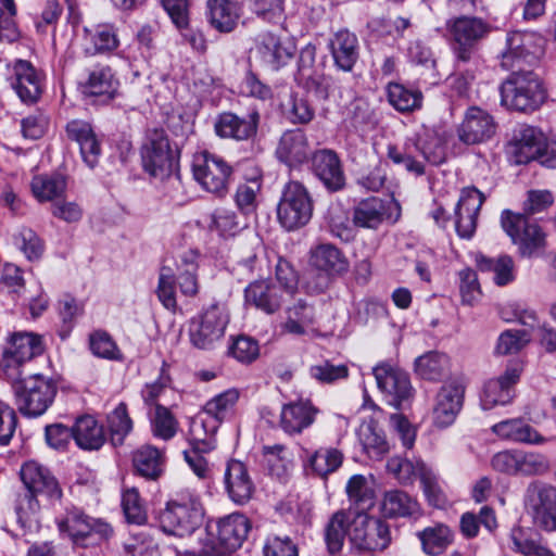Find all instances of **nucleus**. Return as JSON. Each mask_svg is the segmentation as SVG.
I'll use <instances>...</instances> for the list:
<instances>
[{"mask_svg":"<svg viewBox=\"0 0 556 556\" xmlns=\"http://www.w3.org/2000/svg\"><path fill=\"white\" fill-rule=\"evenodd\" d=\"M491 430L498 438L515 443L540 445L546 442V439L522 418L502 420L493 425Z\"/></svg>","mask_w":556,"mask_h":556,"instance_id":"34","label":"nucleus"},{"mask_svg":"<svg viewBox=\"0 0 556 556\" xmlns=\"http://www.w3.org/2000/svg\"><path fill=\"white\" fill-rule=\"evenodd\" d=\"M224 483L226 492L233 503L243 505L252 497L254 484L242 462L231 459L227 463Z\"/></svg>","mask_w":556,"mask_h":556,"instance_id":"30","label":"nucleus"},{"mask_svg":"<svg viewBox=\"0 0 556 556\" xmlns=\"http://www.w3.org/2000/svg\"><path fill=\"white\" fill-rule=\"evenodd\" d=\"M388 216V202L378 197L363 199L353 208V224L359 228L378 229Z\"/></svg>","mask_w":556,"mask_h":556,"instance_id":"39","label":"nucleus"},{"mask_svg":"<svg viewBox=\"0 0 556 556\" xmlns=\"http://www.w3.org/2000/svg\"><path fill=\"white\" fill-rule=\"evenodd\" d=\"M380 510L388 518L412 517L419 514V504L406 492L391 490L383 494Z\"/></svg>","mask_w":556,"mask_h":556,"instance_id":"43","label":"nucleus"},{"mask_svg":"<svg viewBox=\"0 0 556 556\" xmlns=\"http://www.w3.org/2000/svg\"><path fill=\"white\" fill-rule=\"evenodd\" d=\"M118 85V79L109 65L96 64L88 70L80 89L87 97H102L104 101H109L116 96Z\"/></svg>","mask_w":556,"mask_h":556,"instance_id":"31","label":"nucleus"},{"mask_svg":"<svg viewBox=\"0 0 556 556\" xmlns=\"http://www.w3.org/2000/svg\"><path fill=\"white\" fill-rule=\"evenodd\" d=\"M326 223L329 232L343 242L354 240L356 232L353 219L341 205H331L326 215Z\"/></svg>","mask_w":556,"mask_h":556,"instance_id":"50","label":"nucleus"},{"mask_svg":"<svg viewBox=\"0 0 556 556\" xmlns=\"http://www.w3.org/2000/svg\"><path fill=\"white\" fill-rule=\"evenodd\" d=\"M459 293L464 305H475L481 296V287L477 273L469 267L458 271Z\"/></svg>","mask_w":556,"mask_h":556,"instance_id":"63","label":"nucleus"},{"mask_svg":"<svg viewBox=\"0 0 556 556\" xmlns=\"http://www.w3.org/2000/svg\"><path fill=\"white\" fill-rule=\"evenodd\" d=\"M389 103L399 112H412L421 108L424 96L416 88L406 87L400 83H389L387 86Z\"/></svg>","mask_w":556,"mask_h":556,"instance_id":"47","label":"nucleus"},{"mask_svg":"<svg viewBox=\"0 0 556 556\" xmlns=\"http://www.w3.org/2000/svg\"><path fill=\"white\" fill-rule=\"evenodd\" d=\"M311 265L327 275H342L349 270V261L344 253L332 243H320L311 249Z\"/></svg>","mask_w":556,"mask_h":556,"instance_id":"33","label":"nucleus"},{"mask_svg":"<svg viewBox=\"0 0 556 556\" xmlns=\"http://www.w3.org/2000/svg\"><path fill=\"white\" fill-rule=\"evenodd\" d=\"M359 443L364 452L374 459H380L389 452V443L374 418L362 422L357 430Z\"/></svg>","mask_w":556,"mask_h":556,"instance_id":"42","label":"nucleus"},{"mask_svg":"<svg viewBox=\"0 0 556 556\" xmlns=\"http://www.w3.org/2000/svg\"><path fill=\"white\" fill-rule=\"evenodd\" d=\"M510 540L514 551L523 556H555L554 552L543 543L538 534L530 535L520 527L511 529Z\"/></svg>","mask_w":556,"mask_h":556,"instance_id":"51","label":"nucleus"},{"mask_svg":"<svg viewBox=\"0 0 556 556\" xmlns=\"http://www.w3.org/2000/svg\"><path fill=\"white\" fill-rule=\"evenodd\" d=\"M110 440L114 446L124 443L125 438L132 430V420L128 415L127 405L119 403L108 416Z\"/></svg>","mask_w":556,"mask_h":556,"instance_id":"56","label":"nucleus"},{"mask_svg":"<svg viewBox=\"0 0 556 556\" xmlns=\"http://www.w3.org/2000/svg\"><path fill=\"white\" fill-rule=\"evenodd\" d=\"M421 159L433 165L442 164L445 161V146L442 138L434 131H426L419 135Z\"/></svg>","mask_w":556,"mask_h":556,"instance_id":"61","label":"nucleus"},{"mask_svg":"<svg viewBox=\"0 0 556 556\" xmlns=\"http://www.w3.org/2000/svg\"><path fill=\"white\" fill-rule=\"evenodd\" d=\"M464 395L465 384L460 379H452L441 387L432 410L435 427L443 429L454 424L463 407Z\"/></svg>","mask_w":556,"mask_h":556,"instance_id":"19","label":"nucleus"},{"mask_svg":"<svg viewBox=\"0 0 556 556\" xmlns=\"http://www.w3.org/2000/svg\"><path fill=\"white\" fill-rule=\"evenodd\" d=\"M521 369L518 366H509L503 375L490 379L483 387L480 396L481 407L490 410L497 405H507L514 397V386L519 381Z\"/></svg>","mask_w":556,"mask_h":556,"instance_id":"25","label":"nucleus"},{"mask_svg":"<svg viewBox=\"0 0 556 556\" xmlns=\"http://www.w3.org/2000/svg\"><path fill=\"white\" fill-rule=\"evenodd\" d=\"M228 355L241 364H251L260 355L258 342L248 336H238L229 344Z\"/></svg>","mask_w":556,"mask_h":556,"instance_id":"62","label":"nucleus"},{"mask_svg":"<svg viewBox=\"0 0 556 556\" xmlns=\"http://www.w3.org/2000/svg\"><path fill=\"white\" fill-rule=\"evenodd\" d=\"M334 64L344 72H351L358 59V40L348 29L337 31L329 41Z\"/></svg>","mask_w":556,"mask_h":556,"instance_id":"37","label":"nucleus"},{"mask_svg":"<svg viewBox=\"0 0 556 556\" xmlns=\"http://www.w3.org/2000/svg\"><path fill=\"white\" fill-rule=\"evenodd\" d=\"M176 275L169 266H162L159 274L156 295L162 305L172 312L177 308Z\"/></svg>","mask_w":556,"mask_h":556,"instance_id":"60","label":"nucleus"},{"mask_svg":"<svg viewBox=\"0 0 556 556\" xmlns=\"http://www.w3.org/2000/svg\"><path fill=\"white\" fill-rule=\"evenodd\" d=\"M260 118L257 111H251L244 115L223 112L216 116L214 131L222 139L248 141L256 136Z\"/></svg>","mask_w":556,"mask_h":556,"instance_id":"22","label":"nucleus"},{"mask_svg":"<svg viewBox=\"0 0 556 556\" xmlns=\"http://www.w3.org/2000/svg\"><path fill=\"white\" fill-rule=\"evenodd\" d=\"M501 103L508 110L536 111L546 99L540 77L531 70L513 71L500 87Z\"/></svg>","mask_w":556,"mask_h":556,"instance_id":"4","label":"nucleus"},{"mask_svg":"<svg viewBox=\"0 0 556 556\" xmlns=\"http://www.w3.org/2000/svg\"><path fill=\"white\" fill-rule=\"evenodd\" d=\"M352 545L362 552H381L391 543L389 525L366 513L354 514V528L349 531Z\"/></svg>","mask_w":556,"mask_h":556,"instance_id":"16","label":"nucleus"},{"mask_svg":"<svg viewBox=\"0 0 556 556\" xmlns=\"http://www.w3.org/2000/svg\"><path fill=\"white\" fill-rule=\"evenodd\" d=\"M276 155L279 161L289 166H298L306 162L312 153L304 130L293 129L283 132L276 149Z\"/></svg>","mask_w":556,"mask_h":556,"instance_id":"32","label":"nucleus"},{"mask_svg":"<svg viewBox=\"0 0 556 556\" xmlns=\"http://www.w3.org/2000/svg\"><path fill=\"white\" fill-rule=\"evenodd\" d=\"M314 202L307 188L299 181L285 185L277 204V218L288 231L305 226L313 216Z\"/></svg>","mask_w":556,"mask_h":556,"instance_id":"7","label":"nucleus"},{"mask_svg":"<svg viewBox=\"0 0 556 556\" xmlns=\"http://www.w3.org/2000/svg\"><path fill=\"white\" fill-rule=\"evenodd\" d=\"M150 421L151 432L156 439L169 441L177 434L178 420L167 407L161 404L155 405V412Z\"/></svg>","mask_w":556,"mask_h":556,"instance_id":"57","label":"nucleus"},{"mask_svg":"<svg viewBox=\"0 0 556 556\" xmlns=\"http://www.w3.org/2000/svg\"><path fill=\"white\" fill-rule=\"evenodd\" d=\"M45 75L31 62L18 59L12 66L11 86L25 104H35L43 91Z\"/></svg>","mask_w":556,"mask_h":556,"instance_id":"20","label":"nucleus"},{"mask_svg":"<svg viewBox=\"0 0 556 556\" xmlns=\"http://www.w3.org/2000/svg\"><path fill=\"white\" fill-rule=\"evenodd\" d=\"M65 129L68 139L79 146L84 163L90 168L96 167L101 155V143L91 125L80 119H74L67 123Z\"/></svg>","mask_w":556,"mask_h":556,"instance_id":"29","label":"nucleus"},{"mask_svg":"<svg viewBox=\"0 0 556 556\" xmlns=\"http://www.w3.org/2000/svg\"><path fill=\"white\" fill-rule=\"evenodd\" d=\"M353 513H366L375 505V491L362 475L352 476L345 486Z\"/></svg>","mask_w":556,"mask_h":556,"instance_id":"48","label":"nucleus"},{"mask_svg":"<svg viewBox=\"0 0 556 556\" xmlns=\"http://www.w3.org/2000/svg\"><path fill=\"white\" fill-rule=\"evenodd\" d=\"M258 52L262 60L277 71L286 65L293 56V47L283 42L277 35L265 33L261 36Z\"/></svg>","mask_w":556,"mask_h":556,"instance_id":"40","label":"nucleus"},{"mask_svg":"<svg viewBox=\"0 0 556 556\" xmlns=\"http://www.w3.org/2000/svg\"><path fill=\"white\" fill-rule=\"evenodd\" d=\"M484 200V194L475 187H466L462 190L454 210L455 230L462 239L469 240L473 237Z\"/></svg>","mask_w":556,"mask_h":556,"instance_id":"23","label":"nucleus"},{"mask_svg":"<svg viewBox=\"0 0 556 556\" xmlns=\"http://www.w3.org/2000/svg\"><path fill=\"white\" fill-rule=\"evenodd\" d=\"M311 169L329 192H338L345 187L343 164L334 150L320 149L313 152Z\"/></svg>","mask_w":556,"mask_h":556,"instance_id":"21","label":"nucleus"},{"mask_svg":"<svg viewBox=\"0 0 556 556\" xmlns=\"http://www.w3.org/2000/svg\"><path fill=\"white\" fill-rule=\"evenodd\" d=\"M491 466L497 472L523 477L542 476L551 469L545 455L518 448L497 452L491 458Z\"/></svg>","mask_w":556,"mask_h":556,"instance_id":"10","label":"nucleus"},{"mask_svg":"<svg viewBox=\"0 0 556 556\" xmlns=\"http://www.w3.org/2000/svg\"><path fill=\"white\" fill-rule=\"evenodd\" d=\"M86 34L90 35L91 48H87L89 54L111 52L119 46L117 29L112 24L98 25L93 33L85 28Z\"/></svg>","mask_w":556,"mask_h":556,"instance_id":"58","label":"nucleus"},{"mask_svg":"<svg viewBox=\"0 0 556 556\" xmlns=\"http://www.w3.org/2000/svg\"><path fill=\"white\" fill-rule=\"evenodd\" d=\"M53 507L54 522L60 534L68 538L76 547L100 544L112 538L114 533L109 522L88 516L81 508L64 503L62 498Z\"/></svg>","mask_w":556,"mask_h":556,"instance_id":"2","label":"nucleus"},{"mask_svg":"<svg viewBox=\"0 0 556 556\" xmlns=\"http://www.w3.org/2000/svg\"><path fill=\"white\" fill-rule=\"evenodd\" d=\"M496 131L493 116L478 106L467 109L457 127L458 139L465 144H479L490 140Z\"/></svg>","mask_w":556,"mask_h":556,"instance_id":"24","label":"nucleus"},{"mask_svg":"<svg viewBox=\"0 0 556 556\" xmlns=\"http://www.w3.org/2000/svg\"><path fill=\"white\" fill-rule=\"evenodd\" d=\"M372 371L379 390L389 397L391 405L402 408L409 402L413 387L405 371L386 363L377 365Z\"/></svg>","mask_w":556,"mask_h":556,"instance_id":"18","label":"nucleus"},{"mask_svg":"<svg viewBox=\"0 0 556 556\" xmlns=\"http://www.w3.org/2000/svg\"><path fill=\"white\" fill-rule=\"evenodd\" d=\"M317 414L311 401H292L281 407L279 426L289 435L300 434L314 424Z\"/></svg>","mask_w":556,"mask_h":556,"instance_id":"27","label":"nucleus"},{"mask_svg":"<svg viewBox=\"0 0 556 556\" xmlns=\"http://www.w3.org/2000/svg\"><path fill=\"white\" fill-rule=\"evenodd\" d=\"M197 253L190 251L181 256V264L178 266L177 283L181 294L195 296L199 292Z\"/></svg>","mask_w":556,"mask_h":556,"instance_id":"54","label":"nucleus"},{"mask_svg":"<svg viewBox=\"0 0 556 556\" xmlns=\"http://www.w3.org/2000/svg\"><path fill=\"white\" fill-rule=\"evenodd\" d=\"M450 358L446 354L430 351L415 359V372L424 380L439 381L448 370Z\"/></svg>","mask_w":556,"mask_h":556,"instance_id":"46","label":"nucleus"},{"mask_svg":"<svg viewBox=\"0 0 556 556\" xmlns=\"http://www.w3.org/2000/svg\"><path fill=\"white\" fill-rule=\"evenodd\" d=\"M263 553L264 556H299L296 544L286 534H268Z\"/></svg>","mask_w":556,"mask_h":556,"instance_id":"64","label":"nucleus"},{"mask_svg":"<svg viewBox=\"0 0 556 556\" xmlns=\"http://www.w3.org/2000/svg\"><path fill=\"white\" fill-rule=\"evenodd\" d=\"M446 38L457 65L468 63L493 27L481 17L462 15L445 23Z\"/></svg>","mask_w":556,"mask_h":556,"instance_id":"5","label":"nucleus"},{"mask_svg":"<svg viewBox=\"0 0 556 556\" xmlns=\"http://www.w3.org/2000/svg\"><path fill=\"white\" fill-rule=\"evenodd\" d=\"M535 41L533 33L508 31L505 47L500 53L501 67L510 72L530 70L538 60Z\"/></svg>","mask_w":556,"mask_h":556,"instance_id":"17","label":"nucleus"},{"mask_svg":"<svg viewBox=\"0 0 556 556\" xmlns=\"http://www.w3.org/2000/svg\"><path fill=\"white\" fill-rule=\"evenodd\" d=\"M132 464L140 476L156 479L162 472V453L152 445H143L134 453Z\"/></svg>","mask_w":556,"mask_h":556,"instance_id":"49","label":"nucleus"},{"mask_svg":"<svg viewBox=\"0 0 556 556\" xmlns=\"http://www.w3.org/2000/svg\"><path fill=\"white\" fill-rule=\"evenodd\" d=\"M216 530L217 540L225 551L232 552L241 547L248 536L251 525L249 519L242 514H231L215 523L208 521L206 530L210 534H214Z\"/></svg>","mask_w":556,"mask_h":556,"instance_id":"26","label":"nucleus"},{"mask_svg":"<svg viewBox=\"0 0 556 556\" xmlns=\"http://www.w3.org/2000/svg\"><path fill=\"white\" fill-rule=\"evenodd\" d=\"M354 514L352 508L340 509L331 515L324 529V540L327 549L334 555L342 551L349 531L354 528Z\"/></svg>","mask_w":556,"mask_h":556,"instance_id":"35","label":"nucleus"},{"mask_svg":"<svg viewBox=\"0 0 556 556\" xmlns=\"http://www.w3.org/2000/svg\"><path fill=\"white\" fill-rule=\"evenodd\" d=\"M547 139L544 132L534 126H523L516 136V161L527 164L542 155Z\"/></svg>","mask_w":556,"mask_h":556,"instance_id":"38","label":"nucleus"},{"mask_svg":"<svg viewBox=\"0 0 556 556\" xmlns=\"http://www.w3.org/2000/svg\"><path fill=\"white\" fill-rule=\"evenodd\" d=\"M477 268L482 273H493V281L503 287L515 280L514 261L509 255H501L497 258L485 256L482 253L475 255Z\"/></svg>","mask_w":556,"mask_h":556,"instance_id":"44","label":"nucleus"},{"mask_svg":"<svg viewBox=\"0 0 556 556\" xmlns=\"http://www.w3.org/2000/svg\"><path fill=\"white\" fill-rule=\"evenodd\" d=\"M501 226L522 257H531L545 245V233L535 222L521 213L506 208L501 213Z\"/></svg>","mask_w":556,"mask_h":556,"instance_id":"8","label":"nucleus"},{"mask_svg":"<svg viewBox=\"0 0 556 556\" xmlns=\"http://www.w3.org/2000/svg\"><path fill=\"white\" fill-rule=\"evenodd\" d=\"M21 479L26 490L16 501L17 522L26 532H34L40 525V502L37 497L45 496L52 506H55L62 498V490L50 470L34 460L22 466Z\"/></svg>","mask_w":556,"mask_h":556,"instance_id":"1","label":"nucleus"},{"mask_svg":"<svg viewBox=\"0 0 556 556\" xmlns=\"http://www.w3.org/2000/svg\"><path fill=\"white\" fill-rule=\"evenodd\" d=\"M192 173L204 190L223 197L227 192L232 167L222 156L202 151L193 156Z\"/></svg>","mask_w":556,"mask_h":556,"instance_id":"13","label":"nucleus"},{"mask_svg":"<svg viewBox=\"0 0 556 556\" xmlns=\"http://www.w3.org/2000/svg\"><path fill=\"white\" fill-rule=\"evenodd\" d=\"M422 552L428 556H440L454 541V532L444 523L426 527L416 533Z\"/></svg>","mask_w":556,"mask_h":556,"instance_id":"41","label":"nucleus"},{"mask_svg":"<svg viewBox=\"0 0 556 556\" xmlns=\"http://www.w3.org/2000/svg\"><path fill=\"white\" fill-rule=\"evenodd\" d=\"M428 467L421 460L412 462L400 456L391 457L387 462V470L401 484H412L417 478L420 479L421 472Z\"/></svg>","mask_w":556,"mask_h":556,"instance_id":"55","label":"nucleus"},{"mask_svg":"<svg viewBox=\"0 0 556 556\" xmlns=\"http://www.w3.org/2000/svg\"><path fill=\"white\" fill-rule=\"evenodd\" d=\"M229 323L228 314L223 305L211 304L201 314L189 321L188 334L192 346L199 350H211L225 334Z\"/></svg>","mask_w":556,"mask_h":556,"instance_id":"9","label":"nucleus"},{"mask_svg":"<svg viewBox=\"0 0 556 556\" xmlns=\"http://www.w3.org/2000/svg\"><path fill=\"white\" fill-rule=\"evenodd\" d=\"M141 160L143 169L152 177L163 179L173 173L177 157L164 129L148 132L141 148Z\"/></svg>","mask_w":556,"mask_h":556,"instance_id":"14","label":"nucleus"},{"mask_svg":"<svg viewBox=\"0 0 556 556\" xmlns=\"http://www.w3.org/2000/svg\"><path fill=\"white\" fill-rule=\"evenodd\" d=\"M523 504L533 522L545 531H556V488L542 481L528 484Z\"/></svg>","mask_w":556,"mask_h":556,"instance_id":"15","label":"nucleus"},{"mask_svg":"<svg viewBox=\"0 0 556 556\" xmlns=\"http://www.w3.org/2000/svg\"><path fill=\"white\" fill-rule=\"evenodd\" d=\"M43 351L40 338L33 333H14L3 352V372L7 379H17L30 372V361Z\"/></svg>","mask_w":556,"mask_h":556,"instance_id":"12","label":"nucleus"},{"mask_svg":"<svg viewBox=\"0 0 556 556\" xmlns=\"http://www.w3.org/2000/svg\"><path fill=\"white\" fill-rule=\"evenodd\" d=\"M73 433L76 444L84 450H99L105 442L103 427L91 416L77 418Z\"/></svg>","mask_w":556,"mask_h":556,"instance_id":"45","label":"nucleus"},{"mask_svg":"<svg viewBox=\"0 0 556 556\" xmlns=\"http://www.w3.org/2000/svg\"><path fill=\"white\" fill-rule=\"evenodd\" d=\"M282 113L288 122L294 125H306L315 117V109L304 97L291 93L282 104Z\"/></svg>","mask_w":556,"mask_h":556,"instance_id":"59","label":"nucleus"},{"mask_svg":"<svg viewBox=\"0 0 556 556\" xmlns=\"http://www.w3.org/2000/svg\"><path fill=\"white\" fill-rule=\"evenodd\" d=\"M343 462V454L334 447H319L308 458L313 472L321 478L338 470Z\"/></svg>","mask_w":556,"mask_h":556,"instance_id":"53","label":"nucleus"},{"mask_svg":"<svg viewBox=\"0 0 556 556\" xmlns=\"http://www.w3.org/2000/svg\"><path fill=\"white\" fill-rule=\"evenodd\" d=\"M245 302L267 314L277 312L286 299L283 290L273 280H255L244 289Z\"/></svg>","mask_w":556,"mask_h":556,"instance_id":"28","label":"nucleus"},{"mask_svg":"<svg viewBox=\"0 0 556 556\" xmlns=\"http://www.w3.org/2000/svg\"><path fill=\"white\" fill-rule=\"evenodd\" d=\"M18 412L26 417H39L47 412L58 392L53 379L40 374L27 372L17 379H9Z\"/></svg>","mask_w":556,"mask_h":556,"instance_id":"6","label":"nucleus"},{"mask_svg":"<svg viewBox=\"0 0 556 556\" xmlns=\"http://www.w3.org/2000/svg\"><path fill=\"white\" fill-rule=\"evenodd\" d=\"M238 399L239 393L235 389L214 396L204 405L203 410L190 420L189 434L197 441H205L206 437H213Z\"/></svg>","mask_w":556,"mask_h":556,"instance_id":"11","label":"nucleus"},{"mask_svg":"<svg viewBox=\"0 0 556 556\" xmlns=\"http://www.w3.org/2000/svg\"><path fill=\"white\" fill-rule=\"evenodd\" d=\"M204 516L200 495L185 489L173 494L157 519L164 533L185 538L193 534L203 525Z\"/></svg>","mask_w":556,"mask_h":556,"instance_id":"3","label":"nucleus"},{"mask_svg":"<svg viewBox=\"0 0 556 556\" xmlns=\"http://www.w3.org/2000/svg\"><path fill=\"white\" fill-rule=\"evenodd\" d=\"M66 180L61 175H38L31 180V191L39 202L53 201L64 194Z\"/></svg>","mask_w":556,"mask_h":556,"instance_id":"52","label":"nucleus"},{"mask_svg":"<svg viewBox=\"0 0 556 556\" xmlns=\"http://www.w3.org/2000/svg\"><path fill=\"white\" fill-rule=\"evenodd\" d=\"M207 20L219 33H231L238 25L241 8L235 0H207Z\"/></svg>","mask_w":556,"mask_h":556,"instance_id":"36","label":"nucleus"}]
</instances>
